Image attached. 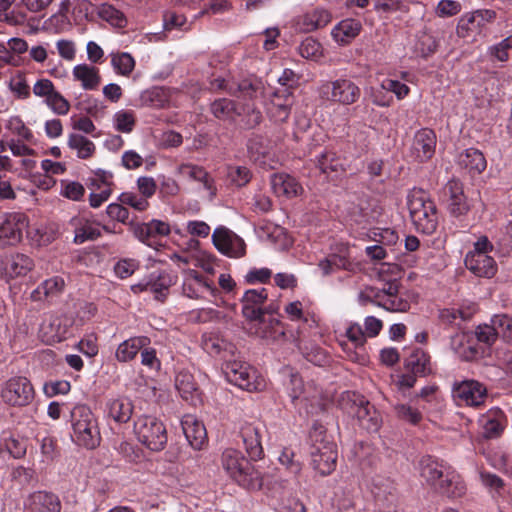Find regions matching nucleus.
<instances>
[{
	"mask_svg": "<svg viewBox=\"0 0 512 512\" xmlns=\"http://www.w3.org/2000/svg\"><path fill=\"white\" fill-rule=\"evenodd\" d=\"M419 468L421 477L434 490L451 466L428 455L421 458Z\"/></svg>",
	"mask_w": 512,
	"mask_h": 512,
	"instance_id": "26",
	"label": "nucleus"
},
{
	"mask_svg": "<svg viewBox=\"0 0 512 512\" xmlns=\"http://www.w3.org/2000/svg\"><path fill=\"white\" fill-rule=\"evenodd\" d=\"M67 145L71 150L75 151L77 157L80 159H89L96 151L95 144L78 133H71L68 136Z\"/></svg>",
	"mask_w": 512,
	"mask_h": 512,
	"instance_id": "46",
	"label": "nucleus"
},
{
	"mask_svg": "<svg viewBox=\"0 0 512 512\" xmlns=\"http://www.w3.org/2000/svg\"><path fill=\"white\" fill-rule=\"evenodd\" d=\"M459 166L471 175L482 173L487 166L483 153L475 148H469L458 156Z\"/></svg>",
	"mask_w": 512,
	"mask_h": 512,
	"instance_id": "37",
	"label": "nucleus"
},
{
	"mask_svg": "<svg viewBox=\"0 0 512 512\" xmlns=\"http://www.w3.org/2000/svg\"><path fill=\"white\" fill-rule=\"evenodd\" d=\"M113 127L121 133H130L134 129L136 118L133 111L119 110L112 118Z\"/></svg>",
	"mask_w": 512,
	"mask_h": 512,
	"instance_id": "50",
	"label": "nucleus"
},
{
	"mask_svg": "<svg viewBox=\"0 0 512 512\" xmlns=\"http://www.w3.org/2000/svg\"><path fill=\"white\" fill-rule=\"evenodd\" d=\"M240 433L249 457L253 460L261 458L263 448L261 444L260 428L247 423L242 426Z\"/></svg>",
	"mask_w": 512,
	"mask_h": 512,
	"instance_id": "32",
	"label": "nucleus"
},
{
	"mask_svg": "<svg viewBox=\"0 0 512 512\" xmlns=\"http://www.w3.org/2000/svg\"><path fill=\"white\" fill-rule=\"evenodd\" d=\"M264 82L256 77H250L242 80L238 84V90L249 98H257L264 93Z\"/></svg>",
	"mask_w": 512,
	"mask_h": 512,
	"instance_id": "54",
	"label": "nucleus"
},
{
	"mask_svg": "<svg viewBox=\"0 0 512 512\" xmlns=\"http://www.w3.org/2000/svg\"><path fill=\"white\" fill-rule=\"evenodd\" d=\"M268 297L265 288L247 290L242 297V314L248 320H259L264 315L263 305Z\"/></svg>",
	"mask_w": 512,
	"mask_h": 512,
	"instance_id": "22",
	"label": "nucleus"
},
{
	"mask_svg": "<svg viewBox=\"0 0 512 512\" xmlns=\"http://www.w3.org/2000/svg\"><path fill=\"white\" fill-rule=\"evenodd\" d=\"M212 113L215 117L219 119H232L235 114L242 113H250L251 119L249 121L250 125H256L261 121V114L259 111H256L254 108L247 107V109L243 108L242 111H238L235 108L234 103L228 99H220L215 101L211 106Z\"/></svg>",
	"mask_w": 512,
	"mask_h": 512,
	"instance_id": "30",
	"label": "nucleus"
},
{
	"mask_svg": "<svg viewBox=\"0 0 512 512\" xmlns=\"http://www.w3.org/2000/svg\"><path fill=\"white\" fill-rule=\"evenodd\" d=\"M331 36L339 46H347L352 42V19H344L336 24Z\"/></svg>",
	"mask_w": 512,
	"mask_h": 512,
	"instance_id": "52",
	"label": "nucleus"
},
{
	"mask_svg": "<svg viewBox=\"0 0 512 512\" xmlns=\"http://www.w3.org/2000/svg\"><path fill=\"white\" fill-rule=\"evenodd\" d=\"M163 26L165 30L179 29L186 31L190 29L187 18L175 11H167L163 15Z\"/></svg>",
	"mask_w": 512,
	"mask_h": 512,
	"instance_id": "56",
	"label": "nucleus"
},
{
	"mask_svg": "<svg viewBox=\"0 0 512 512\" xmlns=\"http://www.w3.org/2000/svg\"><path fill=\"white\" fill-rule=\"evenodd\" d=\"M98 15L101 19L116 27H122L126 22L122 12L110 4H101L98 7Z\"/></svg>",
	"mask_w": 512,
	"mask_h": 512,
	"instance_id": "55",
	"label": "nucleus"
},
{
	"mask_svg": "<svg viewBox=\"0 0 512 512\" xmlns=\"http://www.w3.org/2000/svg\"><path fill=\"white\" fill-rule=\"evenodd\" d=\"M350 249L348 244H339L335 247L334 252L325 260L319 263V268L323 275L332 273L335 269H348Z\"/></svg>",
	"mask_w": 512,
	"mask_h": 512,
	"instance_id": "31",
	"label": "nucleus"
},
{
	"mask_svg": "<svg viewBox=\"0 0 512 512\" xmlns=\"http://www.w3.org/2000/svg\"><path fill=\"white\" fill-rule=\"evenodd\" d=\"M182 429L189 444L199 450L207 441L206 429L194 415L187 414L181 421Z\"/></svg>",
	"mask_w": 512,
	"mask_h": 512,
	"instance_id": "28",
	"label": "nucleus"
},
{
	"mask_svg": "<svg viewBox=\"0 0 512 512\" xmlns=\"http://www.w3.org/2000/svg\"><path fill=\"white\" fill-rule=\"evenodd\" d=\"M447 207L453 216H461L468 212L469 205L464 194L463 184L455 179L447 182L443 189Z\"/></svg>",
	"mask_w": 512,
	"mask_h": 512,
	"instance_id": "19",
	"label": "nucleus"
},
{
	"mask_svg": "<svg viewBox=\"0 0 512 512\" xmlns=\"http://www.w3.org/2000/svg\"><path fill=\"white\" fill-rule=\"evenodd\" d=\"M33 94L36 97L44 98L46 105L58 115H66L69 112L70 104L64 96L55 89L53 82L49 79H39L33 85Z\"/></svg>",
	"mask_w": 512,
	"mask_h": 512,
	"instance_id": "10",
	"label": "nucleus"
},
{
	"mask_svg": "<svg viewBox=\"0 0 512 512\" xmlns=\"http://www.w3.org/2000/svg\"><path fill=\"white\" fill-rule=\"evenodd\" d=\"M175 386L180 396L191 404L199 400V393L193 376L189 372H179L175 379Z\"/></svg>",
	"mask_w": 512,
	"mask_h": 512,
	"instance_id": "41",
	"label": "nucleus"
},
{
	"mask_svg": "<svg viewBox=\"0 0 512 512\" xmlns=\"http://www.w3.org/2000/svg\"><path fill=\"white\" fill-rule=\"evenodd\" d=\"M105 413L117 423H126L132 416L133 404L130 399L124 397L109 399L106 402Z\"/></svg>",
	"mask_w": 512,
	"mask_h": 512,
	"instance_id": "35",
	"label": "nucleus"
},
{
	"mask_svg": "<svg viewBox=\"0 0 512 512\" xmlns=\"http://www.w3.org/2000/svg\"><path fill=\"white\" fill-rule=\"evenodd\" d=\"M379 300V307L391 312H406L410 308L407 299L399 295V284L397 281L385 283Z\"/></svg>",
	"mask_w": 512,
	"mask_h": 512,
	"instance_id": "24",
	"label": "nucleus"
},
{
	"mask_svg": "<svg viewBox=\"0 0 512 512\" xmlns=\"http://www.w3.org/2000/svg\"><path fill=\"white\" fill-rule=\"evenodd\" d=\"M495 12L492 10H476L461 17L457 26V34L462 37L475 36L480 33L481 28L488 22L495 19Z\"/></svg>",
	"mask_w": 512,
	"mask_h": 512,
	"instance_id": "15",
	"label": "nucleus"
},
{
	"mask_svg": "<svg viewBox=\"0 0 512 512\" xmlns=\"http://www.w3.org/2000/svg\"><path fill=\"white\" fill-rule=\"evenodd\" d=\"M71 326L72 319L67 316H50L41 324L40 335L47 344L58 343L70 334Z\"/></svg>",
	"mask_w": 512,
	"mask_h": 512,
	"instance_id": "14",
	"label": "nucleus"
},
{
	"mask_svg": "<svg viewBox=\"0 0 512 512\" xmlns=\"http://www.w3.org/2000/svg\"><path fill=\"white\" fill-rule=\"evenodd\" d=\"M182 294L190 299L206 300L218 294L213 282L202 276L194 269H185L182 272Z\"/></svg>",
	"mask_w": 512,
	"mask_h": 512,
	"instance_id": "8",
	"label": "nucleus"
},
{
	"mask_svg": "<svg viewBox=\"0 0 512 512\" xmlns=\"http://www.w3.org/2000/svg\"><path fill=\"white\" fill-rule=\"evenodd\" d=\"M491 322L494 324L498 337L512 340V318L506 314L495 315Z\"/></svg>",
	"mask_w": 512,
	"mask_h": 512,
	"instance_id": "60",
	"label": "nucleus"
},
{
	"mask_svg": "<svg viewBox=\"0 0 512 512\" xmlns=\"http://www.w3.org/2000/svg\"><path fill=\"white\" fill-rule=\"evenodd\" d=\"M85 193L84 186L76 181H61V195L73 200H80Z\"/></svg>",
	"mask_w": 512,
	"mask_h": 512,
	"instance_id": "62",
	"label": "nucleus"
},
{
	"mask_svg": "<svg viewBox=\"0 0 512 512\" xmlns=\"http://www.w3.org/2000/svg\"><path fill=\"white\" fill-rule=\"evenodd\" d=\"M57 235L54 224H34L27 227V237L34 246H46L52 243Z\"/></svg>",
	"mask_w": 512,
	"mask_h": 512,
	"instance_id": "38",
	"label": "nucleus"
},
{
	"mask_svg": "<svg viewBox=\"0 0 512 512\" xmlns=\"http://www.w3.org/2000/svg\"><path fill=\"white\" fill-rule=\"evenodd\" d=\"M111 66L116 74L129 76L135 68V59L127 52L110 53Z\"/></svg>",
	"mask_w": 512,
	"mask_h": 512,
	"instance_id": "47",
	"label": "nucleus"
},
{
	"mask_svg": "<svg viewBox=\"0 0 512 512\" xmlns=\"http://www.w3.org/2000/svg\"><path fill=\"white\" fill-rule=\"evenodd\" d=\"M72 439L80 446L88 449L97 447L100 443V431L97 420L86 405H76L70 413Z\"/></svg>",
	"mask_w": 512,
	"mask_h": 512,
	"instance_id": "2",
	"label": "nucleus"
},
{
	"mask_svg": "<svg viewBox=\"0 0 512 512\" xmlns=\"http://www.w3.org/2000/svg\"><path fill=\"white\" fill-rule=\"evenodd\" d=\"M299 53L303 58L317 61L322 57V46L313 38H306L299 46Z\"/></svg>",
	"mask_w": 512,
	"mask_h": 512,
	"instance_id": "59",
	"label": "nucleus"
},
{
	"mask_svg": "<svg viewBox=\"0 0 512 512\" xmlns=\"http://www.w3.org/2000/svg\"><path fill=\"white\" fill-rule=\"evenodd\" d=\"M410 217L415 228L424 233L432 234L438 224L436 205L422 190H413L408 197Z\"/></svg>",
	"mask_w": 512,
	"mask_h": 512,
	"instance_id": "3",
	"label": "nucleus"
},
{
	"mask_svg": "<svg viewBox=\"0 0 512 512\" xmlns=\"http://www.w3.org/2000/svg\"><path fill=\"white\" fill-rule=\"evenodd\" d=\"M221 465L227 475L238 485L248 490H259L263 485L261 473L257 471L242 453L227 448L221 456Z\"/></svg>",
	"mask_w": 512,
	"mask_h": 512,
	"instance_id": "1",
	"label": "nucleus"
},
{
	"mask_svg": "<svg viewBox=\"0 0 512 512\" xmlns=\"http://www.w3.org/2000/svg\"><path fill=\"white\" fill-rule=\"evenodd\" d=\"M395 412L399 419L413 425H417L422 420V414L416 408L406 404L396 405Z\"/></svg>",
	"mask_w": 512,
	"mask_h": 512,
	"instance_id": "64",
	"label": "nucleus"
},
{
	"mask_svg": "<svg viewBox=\"0 0 512 512\" xmlns=\"http://www.w3.org/2000/svg\"><path fill=\"white\" fill-rule=\"evenodd\" d=\"M226 379L247 391H260L265 387V380L247 363L239 360H228L223 365Z\"/></svg>",
	"mask_w": 512,
	"mask_h": 512,
	"instance_id": "6",
	"label": "nucleus"
},
{
	"mask_svg": "<svg viewBox=\"0 0 512 512\" xmlns=\"http://www.w3.org/2000/svg\"><path fill=\"white\" fill-rule=\"evenodd\" d=\"M383 327V323L380 319L374 316H368L364 322V330L358 327V335L354 333V346H361L365 343V336L375 337L377 336Z\"/></svg>",
	"mask_w": 512,
	"mask_h": 512,
	"instance_id": "49",
	"label": "nucleus"
},
{
	"mask_svg": "<svg viewBox=\"0 0 512 512\" xmlns=\"http://www.w3.org/2000/svg\"><path fill=\"white\" fill-rule=\"evenodd\" d=\"M465 266L478 277L491 278L496 274L495 260L488 254L469 252L465 257Z\"/></svg>",
	"mask_w": 512,
	"mask_h": 512,
	"instance_id": "25",
	"label": "nucleus"
},
{
	"mask_svg": "<svg viewBox=\"0 0 512 512\" xmlns=\"http://www.w3.org/2000/svg\"><path fill=\"white\" fill-rule=\"evenodd\" d=\"M134 235L150 247H156L157 238L170 234L171 228L167 222L153 219L148 223L136 224L133 228Z\"/></svg>",
	"mask_w": 512,
	"mask_h": 512,
	"instance_id": "17",
	"label": "nucleus"
},
{
	"mask_svg": "<svg viewBox=\"0 0 512 512\" xmlns=\"http://www.w3.org/2000/svg\"><path fill=\"white\" fill-rule=\"evenodd\" d=\"M453 397L467 406L478 407L487 397L486 387L476 380H464L453 385Z\"/></svg>",
	"mask_w": 512,
	"mask_h": 512,
	"instance_id": "11",
	"label": "nucleus"
},
{
	"mask_svg": "<svg viewBox=\"0 0 512 512\" xmlns=\"http://www.w3.org/2000/svg\"><path fill=\"white\" fill-rule=\"evenodd\" d=\"M1 401L12 407H24L34 399V389L29 379L13 376L0 387Z\"/></svg>",
	"mask_w": 512,
	"mask_h": 512,
	"instance_id": "7",
	"label": "nucleus"
},
{
	"mask_svg": "<svg viewBox=\"0 0 512 512\" xmlns=\"http://www.w3.org/2000/svg\"><path fill=\"white\" fill-rule=\"evenodd\" d=\"M177 174L201 182L211 195L215 194L213 181L203 168L192 164H181L177 168Z\"/></svg>",
	"mask_w": 512,
	"mask_h": 512,
	"instance_id": "43",
	"label": "nucleus"
},
{
	"mask_svg": "<svg viewBox=\"0 0 512 512\" xmlns=\"http://www.w3.org/2000/svg\"><path fill=\"white\" fill-rule=\"evenodd\" d=\"M436 142L434 131L428 128L419 130L413 139L411 155L418 162L431 159L435 153Z\"/></svg>",
	"mask_w": 512,
	"mask_h": 512,
	"instance_id": "21",
	"label": "nucleus"
},
{
	"mask_svg": "<svg viewBox=\"0 0 512 512\" xmlns=\"http://www.w3.org/2000/svg\"><path fill=\"white\" fill-rule=\"evenodd\" d=\"M475 312V307L468 308V309H455V308H449V309H443L440 312V319L444 323L452 324L455 323V321L459 318L462 321L469 320L472 315Z\"/></svg>",
	"mask_w": 512,
	"mask_h": 512,
	"instance_id": "58",
	"label": "nucleus"
},
{
	"mask_svg": "<svg viewBox=\"0 0 512 512\" xmlns=\"http://www.w3.org/2000/svg\"><path fill=\"white\" fill-rule=\"evenodd\" d=\"M72 78L86 91L97 89L101 83L99 69L87 63L75 65L72 69Z\"/></svg>",
	"mask_w": 512,
	"mask_h": 512,
	"instance_id": "29",
	"label": "nucleus"
},
{
	"mask_svg": "<svg viewBox=\"0 0 512 512\" xmlns=\"http://www.w3.org/2000/svg\"><path fill=\"white\" fill-rule=\"evenodd\" d=\"M35 267L34 260L23 253H10L0 257V279L6 283L26 277Z\"/></svg>",
	"mask_w": 512,
	"mask_h": 512,
	"instance_id": "9",
	"label": "nucleus"
},
{
	"mask_svg": "<svg viewBox=\"0 0 512 512\" xmlns=\"http://www.w3.org/2000/svg\"><path fill=\"white\" fill-rule=\"evenodd\" d=\"M28 227V218L22 213H10L0 224V248L15 245L22 239V233Z\"/></svg>",
	"mask_w": 512,
	"mask_h": 512,
	"instance_id": "13",
	"label": "nucleus"
},
{
	"mask_svg": "<svg viewBox=\"0 0 512 512\" xmlns=\"http://www.w3.org/2000/svg\"><path fill=\"white\" fill-rule=\"evenodd\" d=\"M265 106L267 114L276 122L287 120L292 106V91L282 89L273 92Z\"/></svg>",
	"mask_w": 512,
	"mask_h": 512,
	"instance_id": "18",
	"label": "nucleus"
},
{
	"mask_svg": "<svg viewBox=\"0 0 512 512\" xmlns=\"http://www.w3.org/2000/svg\"><path fill=\"white\" fill-rule=\"evenodd\" d=\"M5 127L24 141L31 142L34 138L33 132L26 126L21 117L17 115L10 116L5 122Z\"/></svg>",
	"mask_w": 512,
	"mask_h": 512,
	"instance_id": "51",
	"label": "nucleus"
},
{
	"mask_svg": "<svg viewBox=\"0 0 512 512\" xmlns=\"http://www.w3.org/2000/svg\"><path fill=\"white\" fill-rule=\"evenodd\" d=\"M434 491L441 496L454 500L462 498L467 492V487L461 475L451 467L447 469Z\"/></svg>",
	"mask_w": 512,
	"mask_h": 512,
	"instance_id": "20",
	"label": "nucleus"
},
{
	"mask_svg": "<svg viewBox=\"0 0 512 512\" xmlns=\"http://www.w3.org/2000/svg\"><path fill=\"white\" fill-rule=\"evenodd\" d=\"M215 248L228 257H241L245 254V243L226 227H217L212 234Z\"/></svg>",
	"mask_w": 512,
	"mask_h": 512,
	"instance_id": "12",
	"label": "nucleus"
},
{
	"mask_svg": "<svg viewBox=\"0 0 512 512\" xmlns=\"http://www.w3.org/2000/svg\"><path fill=\"white\" fill-rule=\"evenodd\" d=\"M406 368L419 376L430 372L429 356L421 349H416L406 360Z\"/></svg>",
	"mask_w": 512,
	"mask_h": 512,
	"instance_id": "48",
	"label": "nucleus"
},
{
	"mask_svg": "<svg viewBox=\"0 0 512 512\" xmlns=\"http://www.w3.org/2000/svg\"><path fill=\"white\" fill-rule=\"evenodd\" d=\"M172 283L173 280L168 274L161 273L157 276H152L147 282L138 283L131 286V289L134 293L150 291L155 295L156 299H162L166 296Z\"/></svg>",
	"mask_w": 512,
	"mask_h": 512,
	"instance_id": "34",
	"label": "nucleus"
},
{
	"mask_svg": "<svg viewBox=\"0 0 512 512\" xmlns=\"http://www.w3.org/2000/svg\"><path fill=\"white\" fill-rule=\"evenodd\" d=\"M69 6H70V2L68 0L63 1L61 3L59 12L56 13L55 15H53L48 20V26L50 28H53L56 32H63L69 28L70 22L65 14V12L68 10Z\"/></svg>",
	"mask_w": 512,
	"mask_h": 512,
	"instance_id": "57",
	"label": "nucleus"
},
{
	"mask_svg": "<svg viewBox=\"0 0 512 512\" xmlns=\"http://www.w3.org/2000/svg\"><path fill=\"white\" fill-rule=\"evenodd\" d=\"M271 186L278 197L287 199L298 197L304 192L302 185L293 176L286 173L274 174L271 177Z\"/></svg>",
	"mask_w": 512,
	"mask_h": 512,
	"instance_id": "27",
	"label": "nucleus"
},
{
	"mask_svg": "<svg viewBox=\"0 0 512 512\" xmlns=\"http://www.w3.org/2000/svg\"><path fill=\"white\" fill-rule=\"evenodd\" d=\"M357 410L354 412L358 426L367 433H377L381 426V417L373 405L369 403L363 396L357 400L354 399V406Z\"/></svg>",
	"mask_w": 512,
	"mask_h": 512,
	"instance_id": "16",
	"label": "nucleus"
},
{
	"mask_svg": "<svg viewBox=\"0 0 512 512\" xmlns=\"http://www.w3.org/2000/svg\"><path fill=\"white\" fill-rule=\"evenodd\" d=\"M202 347L207 353L218 355L225 349L226 342L217 334L205 333L202 336Z\"/></svg>",
	"mask_w": 512,
	"mask_h": 512,
	"instance_id": "61",
	"label": "nucleus"
},
{
	"mask_svg": "<svg viewBox=\"0 0 512 512\" xmlns=\"http://www.w3.org/2000/svg\"><path fill=\"white\" fill-rule=\"evenodd\" d=\"M352 96L351 84L347 80H338L332 84V99L334 101L349 103Z\"/></svg>",
	"mask_w": 512,
	"mask_h": 512,
	"instance_id": "63",
	"label": "nucleus"
},
{
	"mask_svg": "<svg viewBox=\"0 0 512 512\" xmlns=\"http://www.w3.org/2000/svg\"><path fill=\"white\" fill-rule=\"evenodd\" d=\"M310 438L313 442L310 451L313 469L322 476L330 474L336 466L335 444L317 429L311 433Z\"/></svg>",
	"mask_w": 512,
	"mask_h": 512,
	"instance_id": "4",
	"label": "nucleus"
},
{
	"mask_svg": "<svg viewBox=\"0 0 512 512\" xmlns=\"http://www.w3.org/2000/svg\"><path fill=\"white\" fill-rule=\"evenodd\" d=\"M482 421L485 436L487 438H495L498 437L504 429L505 416L502 410L495 408L488 411L487 414L483 416Z\"/></svg>",
	"mask_w": 512,
	"mask_h": 512,
	"instance_id": "44",
	"label": "nucleus"
},
{
	"mask_svg": "<svg viewBox=\"0 0 512 512\" xmlns=\"http://www.w3.org/2000/svg\"><path fill=\"white\" fill-rule=\"evenodd\" d=\"M259 237L262 240L270 242L279 250L288 249L293 243L292 238L287 234L286 230L274 224H266L260 227Z\"/></svg>",
	"mask_w": 512,
	"mask_h": 512,
	"instance_id": "36",
	"label": "nucleus"
},
{
	"mask_svg": "<svg viewBox=\"0 0 512 512\" xmlns=\"http://www.w3.org/2000/svg\"><path fill=\"white\" fill-rule=\"evenodd\" d=\"M287 318L293 322H307L310 312L307 305L300 300H294L284 306Z\"/></svg>",
	"mask_w": 512,
	"mask_h": 512,
	"instance_id": "53",
	"label": "nucleus"
},
{
	"mask_svg": "<svg viewBox=\"0 0 512 512\" xmlns=\"http://www.w3.org/2000/svg\"><path fill=\"white\" fill-rule=\"evenodd\" d=\"M332 19L331 13L325 8H315L300 16L297 25L304 32H311L326 26Z\"/></svg>",
	"mask_w": 512,
	"mask_h": 512,
	"instance_id": "33",
	"label": "nucleus"
},
{
	"mask_svg": "<svg viewBox=\"0 0 512 512\" xmlns=\"http://www.w3.org/2000/svg\"><path fill=\"white\" fill-rule=\"evenodd\" d=\"M72 225L75 227L74 242L82 244L88 240H94L100 236V228L97 224L85 218H73Z\"/></svg>",
	"mask_w": 512,
	"mask_h": 512,
	"instance_id": "42",
	"label": "nucleus"
},
{
	"mask_svg": "<svg viewBox=\"0 0 512 512\" xmlns=\"http://www.w3.org/2000/svg\"><path fill=\"white\" fill-rule=\"evenodd\" d=\"M138 441L152 451L162 450L167 443L164 424L154 416L142 415L134 423Z\"/></svg>",
	"mask_w": 512,
	"mask_h": 512,
	"instance_id": "5",
	"label": "nucleus"
},
{
	"mask_svg": "<svg viewBox=\"0 0 512 512\" xmlns=\"http://www.w3.org/2000/svg\"><path fill=\"white\" fill-rule=\"evenodd\" d=\"M150 343L149 338L144 336L131 337L117 347L115 356L120 362H128L135 358L140 350L147 347Z\"/></svg>",
	"mask_w": 512,
	"mask_h": 512,
	"instance_id": "39",
	"label": "nucleus"
},
{
	"mask_svg": "<svg viewBox=\"0 0 512 512\" xmlns=\"http://www.w3.org/2000/svg\"><path fill=\"white\" fill-rule=\"evenodd\" d=\"M65 287V281L62 277L54 276L42 282L31 292L30 298L33 301H42L46 298L56 297L61 294Z\"/></svg>",
	"mask_w": 512,
	"mask_h": 512,
	"instance_id": "40",
	"label": "nucleus"
},
{
	"mask_svg": "<svg viewBox=\"0 0 512 512\" xmlns=\"http://www.w3.org/2000/svg\"><path fill=\"white\" fill-rule=\"evenodd\" d=\"M24 507L27 512H60L62 505L57 495L36 491L26 498Z\"/></svg>",
	"mask_w": 512,
	"mask_h": 512,
	"instance_id": "23",
	"label": "nucleus"
},
{
	"mask_svg": "<svg viewBox=\"0 0 512 512\" xmlns=\"http://www.w3.org/2000/svg\"><path fill=\"white\" fill-rule=\"evenodd\" d=\"M380 215L381 211L375 203L362 200L358 204V211L354 210V223L365 228L376 222Z\"/></svg>",
	"mask_w": 512,
	"mask_h": 512,
	"instance_id": "45",
	"label": "nucleus"
}]
</instances>
